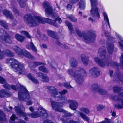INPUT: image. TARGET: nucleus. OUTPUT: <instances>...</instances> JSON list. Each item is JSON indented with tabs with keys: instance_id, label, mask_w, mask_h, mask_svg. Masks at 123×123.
Masks as SVG:
<instances>
[{
	"instance_id": "nucleus-27",
	"label": "nucleus",
	"mask_w": 123,
	"mask_h": 123,
	"mask_svg": "<svg viewBox=\"0 0 123 123\" xmlns=\"http://www.w3.org/2000/svg\"><path fill=\"white\" fill-rule=\"evenodd\" d=\"M81 58L84 64L85 65H87L88 64V57L86 56L85 55L82 54L81 56Z\"/></svg>"
},
{
	"instance_id": "nucleus-47",
	"label": "nucleus",
	"mask_w": 123,
	"mask_h": 123,
	"mask_svg": "<svg viewBox=\"0 0 123 123\" xmlns=\"http://www.w3.org/2000/svg\"><path fill=\"white\" fill-rule=\"evenodd\" d=\"M79 0H69L70 3L72 4H73L76 3Z\"/></svg>"
},
{
	"instance_id": "nucleus-38",
	"label": "nucleus",
	"mask_w": 123,
	"mask_h": 123,
	"mask_svg": "<svg viewBox=\"0 0 123 123\" xmlns=\"http://www.w3.org/2000/svg\"><path fill=\"white\" fill-rule=\"evenodd\" d=\"M0 24L4 27L5 28L8 29V26L6 22L4 21H0Z\"/></svg>"
},
{
	"instance_id": "nucleus-35",
	"label": "nucleus",
	"mask_w": 123,
	"mask_h": 123,
	"mask_svg": "<svg viewBox=\"0 0 123 123\" xmlns=\"http://www.w3.org/2000/svg\"><path fill=\"white\" fill-rule=\"evenodd\" d=\"M43 63L42 62H35L33 63H31V64H30L29 65V67L31 68L32 67L31 65H33V67H36L38 65H41L43 64Z\"/></svg>"
},
{
	"instance_id": "nucleus-32",
	"label": "nucleus",
	"mask_w": 123,
	"mask_h": 123,
	"mask_svg": "<svg viewBox=\"0 0 123 123\" xmlns=\"http://www.w3.org/2000/svg\"><path fill=\"white\" fill-rule=\"evenodd\" d=\"M71 66L72 67L76 66L77 64V62L76 59L75 58H72L70 61Z\"/></svg>"
},
{
	"instance_id": "nucleus-23",
	"label": "nucleus",
	"mask_w": 123,
	"mask_h": 123,
	"mask_svg": "<svg viewBox=\"0 0 123 123\" xmlns=\"http://www.w3.org/2000/svg\"><path fill=\"white\" fill-rule=\"evenodd\" d=\"M3 13L4 15L8 18L12 19L13 18V16L12 15L11 13L7 10H3Z\"/></svg>"
},
{
	"instance_id": "nucleus-28",
	"label": "nucleus",
	"mask_w": 123,
	"mask_h": 123,
	"mask_svg": "<svg viewBox=\"0 0 123 123\" xmlns=\"http://www.w3.org/2000/svg\"><path fill=\"white\" fill-rule=\"evenodd\" d=\"M27 77L29 79L31 80L34 83L36 84L39 83L38 80L36 79L33 77L31 74H28Z\"/></svg>"
},
{
	"instance_id": "nucleus-41",
	"label": "nucleus",
	"mask_w": 123,
	"mask_h": 123,
	"mask_svg": "<svg viewBox=\"0 0 123 123\" xmlns=\"http://www.w3.org/2000/svg\"><path fill=\"white\" fill-rule=\"evenodd\" d=\"M65 23L67 26L69 30L71 31L72 30V27L71 23H69L68 21H67L65 22Z\"/></svg>"
},
{
	"instance_id": "nucleus-61",
	"label": "nucleus",
	"mask_w": 123,
	"mask_h": 123,
	"mask_svg": "<svg viewBox=\"0 0 123 123\" xmlns=\"http://www.w3.org/2000/svg\"><path fill=\"white\" fill-rule=\"evenodd\" d=\"M80 72L81 73H85V71L83 69H81L80 70Z\"/></svg>"
},
{
	"instance_id": "nucleus-57",
	"label": "nucleus",
	"mask_w": 123,
	"mask_h": 123,
	"mask_svg": "<svg viewBox=\"0 0 123 123\" xmlns=\"http://www.w3.org/2000/svg\"><path fill=\"white\" fill-rule=\"evenodd\" d=\"M88 20L91 22H92L93 21V18H92L91 17L88 18Z\"/></svg>"
},
{
	"instance_id": "nucleus-30",
	"label": "nucleus",
	"mask_w": 123,
	"mask_h": 123,
	"mask_svg": "<svg viewBox=\"0 0 123 123\" xmlns=\"http://www.w3.org/2000/svg\"><path fill=\"white\" fill-rule=\"evenodd\" d=\"M27 48L29 49H31L33 51L35 52H36L37 51V49L32 42H31L30 45H27Z\"/></svg>"
},
{
	"instance_id": "nucleus-21",
	"label": "nucleus",
	"mask_w": 123,
	"mask_h": 123,
	"mask_svg": "<svg viewBox=\"0 0 123 123\" xmlns=\"http://www.w3.org/2000/svg\"><path fill=\"white\" fill-rule=\"evenodd\" d=\"M10 95V94L5 89H2L0 90V97L1 98L8 97Z\"/></svg>"
},
{
	"instance_id": "nucleus-55",
	"label": "nucleus",
	"mask_w": 123,
	"mask_h": 123,
	"mask_svg": "<svg viewBox=\"0 0 123 123\" xmlns=\"http://www.w3.org/2000/svg\"><path fill=\"white\" fill-rule=\"evenodd\" d=\"M30 111L31 112H33L34 111V109L32 106L30 107L29 108Z\"/></svg>"
},
{
	"instance_id": "nucleus-3",
	"label": "nucleus",
	"mask_w": 123,
	"mask_h": 123,
	"mask_svg": "<svg viewBox=\"0 0 123 123\" xmlns=\"http://www.w3.org/2000/svg\"><path fill=\"white\" fill-rule=\"evenodd\" d=\"M6 62L10 65L11 68L14 71L19 74H26L23 65L19 63L16 60L9 58L7 59Z\"/></svg>"
},
{
	"instance_id": "nucleus-5",
	"label": "nucleus",
	"mask_w": 123,
	"mask_h": 123,
	"mask_svg": "<svg viewBox=\"0 0 123 123\" xmlns=\"http://www.w3.org/2000/svg\"><path fill=\"white\" fill-rule=\"evenodd\" d=\"M50 89L52 90V95L57 100H61L64 102H65L66 97L63 95L67 93V92L66 90H64L61 92H58L57 90L53 87H51Z\"/></svg>"
},
{
	"instance_id": "nucleus-15",
	"label": "nucleus",
	"mask_w": 123,
	"mask_h": 123,
	"mask_svg": "<svg viewBox=\"0 0 123 123\" xmlns=\"http://www.w3.org/2000/svg\"><path fill=\"white\" fill-rule=\"evenodd\" d=\"M0 83L4 84L3 85L4 88L7 89H10L12 88L14 90H16L17 87L13 85H12L10 86L6 82L5 80L2 77H0Z\"/></svg>"
},
{
	"instance_id": "nucleus-54",
	"label": "nucleus",
	"mask_w": 123,
	"mask_h": 123,
	"mask_svg": "<svg viewBox=\"0 0 123 123\" xmlns=\"http://www.w3.org/2000/svg\"><path fill=\"white\" fill-rule=\"evenodd\" d=\"M40 46L41 48H46L47 47V46L45 44H43L42 45H40Z\"/></svg>"
},
{
	"instance_id": "nucleus-16",
	"label": "nucleus",
	"mask_w": 123,
	"mask_h": 123,
	"mask_svg": "<svg viewBox=\"0 0 123 123\" xmlns=\"http://www.w3.org/2000/svg\"><path fill=\"white\" fill-rule=\"evenodd\" d=\"M66 104L69 103V107L71 109L73 110H75L77 108L78 105L77 102L75 101L72 100H67L64 102Z\"/></svg>"
},
{
	"instance_id": "nucleus-64",
	"label": "nucleus",
	"mask_w": 123,
	"mask_h": 123,
	"mask_svg": "<svg viewBox=\"0 0 123 123\" xmlns=\"http://www.w3.org/2000/svg\"><path fill=\"white\" fill-rule=\"evenodd\" d=\"M28 118L27 117H25V119L26 120H28Z\"/></svg>"
},
{
	"instance_id": "nucleus-53",
	"label": "nucleus",
	"mask_w": 123,
	"mask_h": 123,
	"mask_svg": "<svg viewBox=\"0 0 123 123\" xmlns=\"http://www.w3.org/2000/svg\"><path fill=\"white\" fill-rule=\"evenodd\" d=\"M13 12H14L15 14L17 13H18V11H17V10L15 8H13Z\"/></svg>"
},
{
	"instance_id": "nucleus-22",
	"label": "nucleus",
	"mask_w": 123,
	"mask_h": 123,
	"mask_svg": "<svg viewBox=\"0 0 123 123\" xmlns=\"http://www.w3.org/2000/svg\"><path fill=\"white\" fill-rule=\"evenodd\" d=\"M103 14L104 17V20L105 24L108 27H110V25L108 18V17L107 14L105 12H104L103 13Z\"/></svg>"
},
{
	"instance_id": "nucleus-13",
	"label": "nucleus",
	"mask_w": 123,
	"mask_h": 123,
	"mask_svg": "<svg viewBox=\"0 0 123 123\" xmlns=\"http://www.w3.org/2000/svg\"><path fill=\"white\" fill-rule=\"evenodd\" d=\"M43 6L45 9V14L46 16L48 15L52 14L53 10L51 7L50 6L49 3L48 2H45L43 4Z\"/></svg>"
},
{
	"instance_id": "nucleus-39",
	"label": "nucleus",
	"mask_w": 123,
	"mask_h": 123,
	"mask_svg": "<svg viewBox=\"0 0 123 123\" xmlns=\"http://www.w3.org/2000/svg\"><path fill=\"white\" fill-rule=\"evenodd\" d=\"M39 69L44 72H47L49 71L45 68L44 66L40 67L39 68Z\"/></svg>"
},
{
	"instance_id": "nucleus-25",
	"label": "nucleus",
	"mask_w": 123,
	"mask_h": 123,
	"mask_svg": "<svg viewBox=\"0 0 123 123\" xmlns=\"http://www.w3.org/2000/svg\"><path fill=\"white\" fill-rule=\"evenodd\" d=\"M107 47L108 51L109 54H111L113 51L114 45L113 44H107Z\"/></svg>"
},
{
	"instance_id": "nucleus-8",
	"label": "nucleus",
	"mask_w": 123,
	"mask_h": 123,
	"mask_svg": "<svg viewBox=\"0 0 123 123\" xmlns=\"http://www.w3.org/2000/svg\"><path fill=\"white\" fill-rule=\"evenodd\" d=\"M51 105L53 109L56 111L61 112L62 113L64 116L66 117H67L71 116L72 114L69 112H67V111L62 109V104L59 103L55 102H51Z\"/></svg>"
},
{
	"instance_id": "nucleus-1",
	"label": "nucleus",
	"mask_w": 123,
	"mask_h": 123,
	"mask_svg": "<svg viewBox=\"0 0 123 123\" xmlns=\"http://www.w3.org/2000/svg\"><path fill=\"white\" fill-rule=\"evenodd\" d=\"M55 21L45 18H42L40 16H33L30 14L25 15L24 20L28 25L31 27H35L40 23H44L45 22L55 26L60 24L62 22L61 19L57 16H54Z\"/></svg>"
},
{
	"instance_id": "nucleus-52",
	"label": "nucleus",
	"mask_w": 123,
	"mask_h": 123,
	"mask_svg": "<svg viewBox=\"0 0 123 123\" xmlns=\"http://www.w3.org/2000/svg\"><path fill=\"white\" fill-rule=\"evenodd\" d=\"M15 115L14 114H13L12 116L11 117V119L12 120L14 121L15 119Z\"/></svg>"
},
{
	"instance_id": "nucleus-7",
	"label": "nucleus",
	"mask_w": 123,
	"mask_h": 123,
	"mask_svg": "<svg viewBox=\"0 0 123 123\" xmlns=\"http://www.w3.org/2000/svg\"><path fill=\"white\" fill-rule=\"evenodd\" d=\"M91 9L90 10L91 17L93 18H99V14L98 8L97 7L98 4L96 0H90Z\"/></svg>"
},
{
	"instance_id": "nucleus-17",
	"label": "nucleus",
	"mask_w": 123,
	"mask_h": 123,
	"mask_svg": "<svg viewBox=\"0 0 123 123\" xmlns=\"http://www.w3.org/2000/svg\"><path fill=\"white\" fill-rule=\"evenodd\" d=\"M96 36V34L94 33L91 36L85 35L83 36V37L85 42L86 43H93L95 39Z\"/></svg>"
},
{
	"instance_id": "nucleus-2",
	"label": "nucleus",
	"mask_w": 123,
	"mask_h": 123,
	"mask_svg": "<svg viewBox=\"0 0 123 123\" xmlns=\"http://www.w3.org/2000/svg\"><path fill=\"white\" fill-rule=\"evenodd\" d=\"M15 110L17 114L21 116L25 117L29 116V117L33 118H35L43 115V117L47 118L48 117V114L45 110L42 107L39 108L38 113L34 112L32 114H26L23 111L25 109L22 105H20L18 107H15Z\"/></svg>"
},
{
	"instance_id": "nucleus-29",
	"label": "nucleus",
	"mask_w": 123,
	"mask_h": 123,
	"mask_svg": "<svg viewBox=\"0 0 123 123\" xmlns=\"http://www.w3.org/2000/svg\"><path fill=\"white\" fill-rule=\"evenodd\" d=\"M15 37L17 40L20 42H22L25 38L24 37L18 34H16Z\"/></svg>"
},
{
	"instance_id": "nucleus-59",
	"label": "nucleus",
	"mask_w": 123,
	"mask_h": 123,
	"mask_svg": "<svg viewBox=\"0 0 123 123\" xmlns=\"http://www.w3.org/2000/svg\"><path fill=\"white\" fill-rule=\"evenodd\" d=\"M113 71H110L109 73L110 74V75L111 77H112V74H113Z\"/></svg>"
},
{
	"instance_id": "nucleus-34",
	"label": "nucleus",
	"mask_w": 123,
	"mask_h": 123,
	"mask_svg": "<svg viewBox=\"0 0 123 123\" xmlns=\"http://www.w3.org/2000/svg\"><path fill=\"white\" fill-rule=\"evenodd\" d=\"M27 0H18V2L19 3L21 7L23 8L25 5L26 1Z\"/></svg>"
},
{
	"instance_id": "nucleus-63",
	"label": "nucleus",
	"mask_w": 123,
	"mask_h": 123,
	"mask_svg": "<svg viewBox=\"0 0 123 123\" xmlns=\"http://www.w3.org/2000/svg\"><path fill=\"white\" fill-rule=\"evenodd\" d=\"M87 16H86V15H84L83 16V17L84 18H87Z\"/></svg>"
},
{
	"instance_id": "nucleus-58",
	"label": "nucleus",
	"mask_w": 123,
	"mask_h": 123,
	"mask_svg": "<svg viewBox=\"0 0 123 123\" xmlns=\"http://www.w3.org/2000/svg\"><path fill=\"white\" fill-rule=\"evenodd\" d=\"M70 123H79L77 122H76L75 121H70Z\"/></svg>"
},
{
	"instance_id": "nucleus-6",
	"label": "nucleus",
	"mask_w": 123,
	"mask_h": 123,
	"mask_svg": "<svg viewBox=\"0 0 123 123\" xmlns=\"http://www.w3.org/2000/svg\"><path fill=\"white\" fill-rule=\"evenodd\" d=\"M99 52H100V56L102 59H104V60L103 59L102 60H99L98 57H96L94 58L95 61L100 66L103 67L106 65L107 64V62L105 60L106 58L105 56L106 51L104 47H102L99 49Z\"/></svg>"
},
{
	"instance_id": "nucleus-60",
	"label": "nucleus",
	"mask_w": 123,
	"mask_h": 123,
	"mask_svg": "<svg viewBox=\"0 0 123 123\" xmlns=\"http://www.w3.org/2000/svg\"><path fill=\"white\" fill-rule=\"evenodd\" d=\"M79 15L80 17H81L82 15V12H79Z\"/></svg>"
},
{
	"instance_id": "nucleus-33",
	"label": "nucleus",
	"mask_w": 123,
	"mask_h": 123,
	"mask_svg": "<svg viewBox=\"0 0 123 123\" xmlns=\"http://www.w3.org/2000/svg\"><path fill=\"white\" fill-rule=\"evenodd\" d=\"M79 115L84 120L87 121H89V118L88 117L83 113L79 112Z\"/></svg>"
},
{
	"instance_id": "nucleus-42",
	"label": "nucleus",
	"mask_w": 123,
	"mask_h": 123,
	"mask_svg": "<svg viewBox=\"0 0 123 123\" xmlns=\"http://www.w3.org/2000/svg\"><path fill=\"white\" fill-rule=\"evenodd\" d=\"M21 33L23 35H25L28 38H31V37L28 33L26 31H21Z\"/></svg>"
},
{
	"instance_id": "nucleus-36",
	"label": "nucleus",
	"mask_w": 123,
	"mask_h": 123,
	"mask_svg": "<svg viewBox=\"0 0 123 123\" xmlns=\"http://www.w3.org/2000/svg\"><path fill=\"white\" fill-rule=\"evenodd\" d=\"M47 33L49 36L50 37L55 38V33L53 31L51 30H48L47 31Z\"/></svg>"
},
{
	"instance_id": "nucleus-19",
	"label": "nucleus",
	"mask_w": 123,
	"mask_h": 123,
	"mask_svg": "<svg viewBox=\"0 0 123 123\" xmlns=\"http://www.w3.org/2000/svg\"><path fill=\"white\" fill-rule=\"evenodd\" d=\"M92 89L94 91H95L96 92H98L100 94L104 95L106 93V91L105 90L98 88L97 85H92Z\"/></svg>"
},
{
	"instance_id": "nucleus-49",
	"label": "nucleus",
	"mask_w": 123,
	"mask_h": 123,
	"mask_svg": "<svg viewBox=\"0 0 123 123\" xmlns=\"http://www.w3.org/2000/svg\"><path fill=\"white\" fill-rule=\"evenodd\" d=\"M65 120V119L62 120V122L63 123H65L66 122H67L68 123H70V121H72V120H70L69 119H67V120Z\"/></svg>"
},
{
	"instance_id": "nucleus-4",
	"label": "nucleus",
	"mask_w": 123,
	"mask_h": 123,
	"mask_svg": "<svg viewBox=\"0 0 123 123\" xmlns=\"http://www.w3.org/2000/svg\"><path fill=\"white\" fill-rule=\"evenodd\" d=\"M20 90L19 91L18 93L19 99L21 101H26L28 105H31L32 103L31 98L30 97L27 90L22 85H20Z\"/></svg>"
},
{
	"instance_id": "nucleus-40",
	"label": "nucleus",
	"mask_w": 123,
	"mask_h": 123,
	"mask_svg": "<svg viewBox=\"0 0 123 123\" xmlns=\"http://www.w3.org/2000/svg\"><path fill=\"white\" fill-rule=\"evenodd\" d=\"M67 17L72 21L75 22L77 21V19L74 17L72 15H68Z\"/></svg>"
},
{
	"instance_id": "nucleus-62",
	"label": "nucleus",
	"mask_w": 123,
	"mask_h": 123,
	"mask_svg": "<svg viewBox=\"0 0 123 123\" xmlns=\"http://www.w3.org/2000/svg\"><path fill=\"white\" fill-rule=\"evenodd\" d=\"M112 115L113 117L115 116L116 115L115 113L114 112H113L112 113Z\"/></svg>"
},
{
	"instance_id": "nucleus-12",
	"label": "nucleus",
	"mask_w": 123,
	"mask_h": 123,
	"mask_svg": "<svg viewBox=\"0 0 123 123\" xmlns=\"http://www.w3.org/2000/svg\"><path fill=\"white\" fill-rule=\"evenodd\" d=\"M123 98V93H121L119 94L118 97L116 96L113 97V99L114 100L120 102L121 103V105L118 104H116L115 105L116 107L119 109H121L123 107V99H121Z\"/></svg>"
},
{
	"instance_id": "nucleus-46",
	"label": "nucleus",
	"mask_w": 123,
	"mask_h": 123,
	"mask_svg": "<svg viewBox=\"0 0 123 123\" xmlns=\"http://www.w3.org/2000/svg\"><path fill=\"white\" fill-rule=\"evenodd\" d=\"M64 86L66 88L68 89H70L71 88L70 83H66L64 84Z\"/></svg>"
},
{
	"instance_id": "nucleus-37",
	"label": "nucleus",
	"mask_w": 123,
	"mask_h": 123,
	"mask_svg": "<svg viewBox=\"0 0 123 123\" xmlns=\"http://www.w3.org/2000/svg\"><path fill=\"white\" fill-rule=\"evenodd\" d=\"M80 110L81 111L84 112L86 114H88L89 112V110L86 108H80Z\"/></svg>"
},
{
	"instance_id": "nucleus-18",
	"label": "nucleus",
	"mask_w": 123,
	"mask_h": 123,
	"mask_svg": "<svg viewBox=\"0 0 123 123\" xmlns=\"http://www.w3.org/2000/svg\"><path fill=\"white\" fill-rule=\"evenodd\" d=\"M5 55L9 56H12L14 55V54L8 50H7L5 51L2 52L1 51L0 49V59L3 58Z\"/></svg>"
},
{
	"instance_id": "nucleus-51",
	"label": "nucleus",
	"mask_w": 123,
	"mask_h": 123,
	"mask_svg": "<svg viewBox=\"0 0 123 123\" xmlns=\"http://www.w3.org/2000/svg\"><path fill=\"white\" fill-rule=\"evenodd\" d=\"M72 6L69 4H68L67 6V8L68 10H70L71 9Z\"/></svg>"
},
{
	"instance_id": "nucleus-26",
	"label": "nucleus",
	"mask_w": 123,
	"mask_h": 123,
	"mask_svg": "<svg viewBox=\"0 0 123 123\" xmlns=\"http://www.w3.org/2000/svg\"><path fill=\"white\" fill-rule=\"evenodd\" d=\"M38 74L39 77H42L43 81L46 82L48 81L49 78L46 75L42 74L41 73H39Z\"/></svg>"
},
{
	"instance_id": "nucleus-14",
	"label": "nucleus",
	"mask_w": 123,
	"mask_h": 123,
	"mask_svg": "<svg viewBox=\"0 0 123 123\" xmlns=\"http://www.w3.org/2000/svg\"><path fill=\"white\" fill-rule=\"evenodd\" d=\"M115 35L116 37L120 40L119 42V43L120 48L123 50V38L118 33L116 32ZM120 61L123 64V54H121Z\"/></svg>"
},
{
	"instance_id": "nucleus-11",
	"label": "nucleus",
	"mask_w": 123,
	"mask_h": 123,
	"mask_svg": "<svg viewBox=\"0 0 123 123\" xmlns=\"http://www.w3.org/2000/svg\"><path fill=\"white\" fill-rule=\"evenodd\" d=\"M68 71L70 75L74 77H75V79L77 83H80L83 81L82 77L81 76L80 72L78 71H76L74 73V72L72 70H68Z\"/></svg>"
},
{
	"instance_id": "nucleus-24",
	"label": "nucleus",
	"mask_w": 123,
	"mask_h": 123,
	"mask_svg": "<svg viewBox=\"0 0 123 123\" xmlns=\"http://www.w3.org/2000/svg\"><path fill=\"white\" fill-rule=\"evenodd\" d=\"M6 116L3 112L0 110V122H3L4 121H6Z\"/></svg>"
},
{
	"instance_id": "nucleus-20",
	"label": "nucleus",
	"mask_w": 123,
	"mask_h": 123,
	"mask_svg": "<svg viewBox=\"0 0 123 123\" xmlns=\"http://www.w3.org/2000/svg\"><path fill=\"white\" fill-rule=\"evenodd\" d=\"M89 73L92 75L96 74L97 76H99L100 74V72L98 69L95 67L91 69L89 71Z\"/></svg>"
},
{
	"instance_id": "nucleus-43",
	"label": "nucleus",
	"mask_w": 123,
	"mask_h": 123,
	"mask_svg": "<svg viewBox=\"0 0 123 123\" xmlns=\"http://www.w3.org/2000/svg\"><path fill=\"white\" fill-rule=\"evenodd\" d=\"M113 122L112 121H111L110 120H108L107 118H105V120L98 123H112Z\"/></svg>"
},
{
	"instance_id": "nucleus-44",
	"label": "nucleus",
	"mask_w": 123,
	"mask_h": 123,
	"mask_svg": "<svg viewBox=\"0 0 123 123\" xmlns=\"http://www.w3.org/2000/svg\"><path fill=\"white\" fill-rule=\"evenodd\" d=\"M121 89L117 86H116L113 88V91L115 92H119L120 91Z\"/></svg>"
},
{
	"instance_id": "nucleus-48",
	"label": "nucleus",
	"mask_w": 123,
	"mask_h": 123,
	"mask_svg": "<svg viewBox=\"0 0 123 123\" xmlns=\"http://www.w3.org/2000/svg\"><path fill=\"white\" fill-rule=\"evenodd\" d=\"M103 107V106L100 105H99L97 107V110H100L102 109Z\"/></svg>"
},
{
	"instance_id": "nucleus-9",
	"label": "nucleus",
	"mask_w": 123,
	"mask_h": 123,
	"mask_svg": "<svg viewBox=\"0 0 123 123\" xmlns=\"http://www.w3.org/2000/svg\"><path fill=\"white\" fill-rule=\"evenodd\" d=\"M13 49L21 57L24 56L29 58L33 59L32 56L24 49L21 50L19 47L15 46L13 47Z\"/></svg>"
},
{
	"instance_id": "nucleus-45",
	"label": "nucleus",
	"mask_w": 123,
	"mask_h": 123,
	"mask_svg": "<svg viewBox=\"0 0 123 123\" xmlns=\"http://www.w3.org/2000/svg\"><path fill=\"white\" fill-rule=\"evenodd\" d=\"M76 31L79 37H81L82 36V34L80 31L78 29H76Z\"/></svg>"
},
{
	"instance_id": "nucleus-10",
	"label": "nucleus",
	"mask_w": 123,
	"mask_h": 123,
	"mask_svg": "<svg viewBox=\"0 0 123 123\" xmlns=\"http://www.w3.org/2000/svg\"><path fill=\"white\" fill-rule=\"evenodd\" d=\"M0 39L1 41L2 40H4L6 43H10L11 42L10 36L2 29H0Z\"/></svg>"
},
{
	"instance_id": "nucleus-56",
	"label": "nucleus",
	"mask_w": 123,
	"mask_h": 123,
	"mask_svg": "<svg viewBox=\"0 0 123 123\" xmlns=\"http://www.w3.org/2000/svg\"><path fill=\"white\" fill-rule=\"evenodd\" d=\"M11 123H26L23 120H21L19 122L16 123V122H12Z\"/></svg>"
},
{
	"instance_id": "nucleus-50",
	"label": "nucleus",
	"mask_w": 123,
	"mask_h": 123,
	"mask_svg": "<svg viewBox=\"0 0 123 123\" xmlns=\"http://www.w3.org/2000/svg\"><path fill=\"white\" fill-rule=\"evenodd\" d=\"M43 122L44 123H54L52 122L51 121L48 120H44Z\"/></svg>"
},
{
	"instance_id": "nucleus-31",
	"label": "nucleus",
	"mask_w": 123,
	"mask_h": 123,
	"mask_svg": "<svg viewBox=\"0 0 123 123\" xmlns=\"http://www.w3.org/2000/svg\"><path fill=\"white\" fill-rule=\"evenodd\" d=\"M80 8L81 10L84 9L85 8V3L84 1H80L79 3Z\"/></svg>"
}]
</instances>
